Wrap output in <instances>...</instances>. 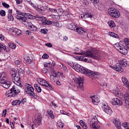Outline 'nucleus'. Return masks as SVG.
I'll return each mask as SVG.
<instances>
[{
	"label": "nucleus",
	"mask_w": 129,
	"mask_h": 129,
	"mask_svg": "<svg viewBox=\"0 0 129 129\" xmlns=\"http://www.w3.org/2000/svg\"><path fill=\"white\" fill-rule=\"evenodd\" d=\"M19 73L17 72V71L15 69H13L10 71V74L12 76V77H13L15 76L16 75L18 74Z\"/></svg>",
	"instance_id": "obj_35"
},
{
	"label": "nucleus",
	"mask_w": 129,
	"mask_h": 129,
	"mask_svg": "<svg viewBox=\"0 0 129 129\" xmlns=\"http://www.w3.org/2000/svg\"><path fill=\"white\" fill-rule=\"evenodd\" d=\"M118 62L122 67H126V66H128L129 61H127L125 58L119 60Z\"/></svg>",
	"instance_id": "obj_17"
},
{
	"label": "nucleus",
	"mask_w": 129,
	"mask_h": 129,
	"mask_svg": "<svg viewBox=\"0 0 129 129\" xmlns=\"http://www.w3.org/2000/svg\"><path fill=\"white\" fill-rule=\"evenodd\" d=\"M44 67H47V68H49L51 67V66H50V63H45L44 64Z\"/></svg>",
	"instance_id": "obj_61"
},
{
	"label": "nucleus",
	"mask_w": 129,
	"mask_h": 129,
	"mask_svg": "<svg viewBox=\"0 0 129 129\" xmlns=\"http://www.w3.org/2000/svg\"><path fill=\"white\" fill-rule=\"evenodd\" d=\"M109 35L111 37H113V38H116V39H118V35L114 32H110Z\"/></svg>",
	"instance_id": "obj_37"
},
{
	"label": "nucleus",
	"mask_w": 129,
	"mask_h": 129,
	"mask_svg": "<svg viewBox=\"0 0 129 129\" xmlns=\"http://www.w3.org/2000/svg\"><path fill=\"white\" fill-rule=\"evenodd\" d=\"M76 31L80 34H82L84 35V34H86V32L83 30V28H76Z\"/></svg>",
	"instance_id": "obj_25"
},
{
	"label": "nucleus",
	"mask_w": 129,
	"mask_h": 129,
	"mask_svg": "<svg viewBox=\"0 0 129 129\" xmlns=\"http://www.w3.org/2000/svg\"><path fill=\"white\" fill-rule=\"evenodd\" d=\"M8 111V110L7 109L4 110L2 113V116H6V115H7V112Z\"/></svg>",
	"instance_id": "obj_55"
},
{
	"label": "nucleus",
	"mask_w": 129,
	"mask_h": 129,
	"mask_svg": "<svg viewBox=\"0 0 129 129\" xmlns=\"http://www.w3.org/2000/svg\"><path fill=\"white\" fill-rule=\"evenodd\" d=\"M26 102V99H22L21 101V103L22 104H25V103Z\"/></svg>",
	"instance_id": "obj_64"
},
{
	"label": "nucleus",
	"mask_w": 129,
	"mask_h": 129,
	"mask_svg": "<svg viewBox=\"0 0 129 129\" xmlns=\"http://www.w3.org/2000/svg\"><path fill=\"white\" fill-rule=\"evenodd\" d=\"M113 122L114 123V124L117 128L118 129L120 128V126H121L120 124V121H119V120H115Z\"/></svg>",
	"instance_id": "obj_27"
},
{
	"label": "nucleus",
	"mask_w": 129,
	"mask_h": 129,
	"mask_svg": "<svg viewBox=\"0 0 129 129\" xmlns=\"http://www.w3.org/2000/svg\"><path fill=\"white\" fill-rule=\"evenodd\" d=\"M37 81L40 84V85H42V86H45V87L48 88V90H51L52 89V85L51 84H49L47 81L41 79V78H37Z\"/></svg>",
	"instance_id": "obj_6"
},
{
	"label": "nucleus",
	"mask_w": 129,
	"mask_h": 129,
	"mask_svg": "<svg viewBox=\"0 0 129 129\" xmlns=\"http://www.w3.org/2000/svg\"><path fill=\"white\" fill-rule=\"evenodd\" d=\"M124 98L125 101H129V93H127V94L125 95Z\"/></svg>",
	"instance_id": "obj_43"
},
{
	"label": "nucleus",
	"mask_w": 129,
	"mask_h": 129,
	"mask_svg": "<svg viewBox=\"0 0 129 129\" xmlns=\"http://www.w3.org/2000/svg\"><path fill=\"white\" fill-rule=\"evenodd\" d=\"M60 113H61L62 114H64L66 115H68V116H69V114L68 113H67L66 111L63 110H61L60 111Z\"/></svg>",
	"instance_id": "obj_49"
},
{
	"label": "nucleus",
	"mask_w": 129,
	"mask_h": 129,
	"mask_svg": "<svg viewBox=\"0 0 129 129\" xmlns=\"http://www.w3.org/2000/svg\"><path fill=\"white\" fill-rule=\"evenodd\" d=\"M51 24H52V22H51V21L50 20H47V21H43L42 22V25H51Z\"/></svg>",
	"instance_id": "obj_38"
},
{
	"label": "nucleus",
	"mask_w": 129,
	"mask_h": 129,
	"mask_svg": "<svg viewBox=\"0 0 129 129\" xmlns=\"http://www.w3.org/2000/svg\"><path fill=\"white\" fill-rule=\"evenodd\" d=\"M26 25L27 28H28V29H29V28L30 27H32L33 24L32 23V22L28 21L27 22V23H26Z\"/></svg>",
	"instance_id": "obj_45"
},
{
	"label": "nucleus",
	"mask_w": 129,
	"mask_h": 129,
	"mask_svg": "<svg viewBox=\"0 0 129 129\" xmlns=\"http://www.w3.org/2000/svg\"><path fill=\"white\" fill-rule=\"evenodd\" d=\"M114 47L123 55H126L128 52L127 49L124 48V45H122V42L114 44Z\"/></svg>",
	"instance_id": "obj_4"
},
{
	"label": "nucleus",
	"mask_w": 129,
	"mask_h": 129,
	"mask_svg": "<svg viewBox=\"0 0 129 129\" xmlns=\"http://www.w3.org/2000/svg\"><path fill=\"white\" fill-rule=\"evenodd\" d=\"M74 69L75 71H77V72H81V73L85 74L87 76H93V77H97L96 76H98V75H99V73H94V72L91 71L78 63L75 64Z\"/></svg>",
	"instance_id": "obj_1"
},
{
	"label": "nucleus",
	"mask_w": 129,
	"mask_h": 129,
	"mask_svg": "<svg viewBox=\"0 0 129 129\" xmlns=\"http://www.w3.org/2000/svg\"><path fill=\"white\" fill-rule=\"evenodd\" d=\"M0 15H1L2 17H5V16H6V11H5V10H1L0 11Z\"/></svg>",
	"instance_id": "obj_48"
},
{
	"label": "nucleus",
	"mask_w": 129,
	"mask_h": 129,
	"mask_svg": "<svg viewBox=\"0 0 129 129\" xmlns=\"http://www.w3.org/2000/svg\"><path fill=\"white\" fill-rule=\"evenodd\" d=\"M50 12H52V13H57V11H61V9H53L50 8L49 9Z\"/></svg>",
	"instance_id": "obj_47"
},
{
	"label": "nucleus",
	"mask_w": 129,
	"mask_h": 129,
	"mask_svg": "<svg viewBox=\"0 0 129 129\" xmlns=\"http://www.w3.org/2000/svg\"><path fill=\"white\" fill-rule=\"evenodd\" d=\"M123 43H124L125 48L129 49V38H124Z\"/></svg>",
	"instance_id": "obj_28"
},
{
	"label": "nucleus",
	"mask_w": 129,
	"mask_h": 129,
	"mask_svg": "<svg viewBox=\"0 0 129 129\" xmlns=\"http://www.w3.org/2000/svg\"><path fill=\"white\" fill-rule=\"evenodd\" d=\"M24 60L26 61L27 64H30L33 62V59H32V58H30L29 56L27 55L25 56Z\"/></svg>",
	"instance_id": "obj_23"
},
{
	"label": "nucleus",
	"mask_w": 129,
	"mask_h": 129,
	"mask_svg": "<svg viewBox=\"0 0 129 129\" xmlns=\"http://www.w3.org/2000/svg\"><path fill=\"white\" fill-rule=\"evenodd\" d=\"M68 27L69 30H72V31L73 30L75 31L77 27V24H76V23H71L69 24Z\"/></svg>",
	"instance_id": "obj_22"
},
{
	"label": "nucleus",
	"mask_w": 129,
	"mask_h": 129,
	"mask_svg": "<svg viewBox=\"0 0 129 129\" xmlns=\"http://www.w3.org/2000/svg\"><path fill=\"white\" fill-rule=\"evenodd\" d=\"M48 31V30L47 29H41V32L42 33H43V34H47V32Z\"/></svg>",
	"instance_id": "obj_56"
},
{
	"label": "nucleus",
	"mask_w": 129,
	"mask_h": 129,
	"mask_svg": "<svg viewBox=\"0 0 129 129\" xmlns=\"http://www.w3.org/2000/svg\"><path fill=\"white\" fill-rule=\"evenodd\" d=\"M90 98L92 99V102L93 104L96 105H97V104H98L100 101L99 98H98L96 95L91 96Z\"/></svg>",
	"instance_id": "obj_13"
},
{
	"label": "nucleus",
	"mask_w": 129,
	"mask_h": 129,
	"mask_svg": "<svg viewBox=\"0 0 129 129\" xmlns=\"http://www.w3.org/2000/svg\"><path fill=\"white\" fill-rule=\"evenodd\" d=\"M97 123H98V119H97V118L96 116H94L93 118H92L90 122V125L92 126V127H93L95 129L99 128L100 126H97Z\"/></svg>",
	"instance_id": "obj_7"
},
{
	"label": "nucleus",
	"mask_w": 129,
	"mask_h": 129,
	"mask_svg": "<svg viewBox=\"0 0 129 129\" xmlns=\"http://www.w3.org/2000/svg\"><path fill=\"white\" fill-rule=\"evenodd\" d=\"M20 20H22L23 22H26V21H27V18L25 17H21Z\"/></svg>",
	"instance_id": "obj_63"
},
{
	"label": "nucleus",
	"mask_w": 129,
	"mask_h": 129,
	"mask_svg": "<svg viewBox=\"0 0 129 129\" xmlns=\"http://www.w3.org/2000/svg\"><path fill=\"white\" fill-rule=\"evenodd\" d=\"M75 54L76 55H85V56H87V57H91V58H93L96 59L100 58L99 53L93 49L88 50L86 52L83 51V50H81L80 52H75Z\"/></svg>",
	"instance_id": "obj_2"
},
{
	"label": "nucleus",
	"mask_w": 129,
	"mask_h": 129,
	"mask_svg": "<svg viewBox=\"0 0 129 129\" xmlns=\"http://www.w3.org/2000/svg\"><path fill=\"white\" fill-rule=\"evenodd\" d=\"M115 94H116V96L117 97H119V98H123L124 97V95H122L120 91H118L116 90H115Z\"/></svg>",
	"instance_id": "obj_24"
},
{
	"label": "nucleus",
	"mask_w": 129,
	"mask_h": 129,
	"mask_svg": "<svg viewBox=\"0 0 129 129\" xmlns=\"http://www.w3.org/2000/svg\"><path fill=\"white\" fill-rule=\"evenodd\" d=\"M0 39L1 41H4L5 40V36H4L3 34L0 35Z\"/></svg>",
	"instance_id": "obj_60"
},
{
	"label": "nucleus",
	"mask_w": 129,
	"mask_h": 129,
	"mask_svg": "<svg viewBox=\"0 0 129 129\" xmlns=\"http://www.w3.org/2000/svg\"><path fill=\"white\" fill-rule=\"evenodd\" d=\"M125 106L129 109V101H125Z\"/></svg>",
	"instance_id": "obj_54"
},
{
	"label": "nucleus",
	"mask_w": 129,
	"mask_h": 129,
	"mask_svg": "<svg viewBox=\"0 0 129 129\" xmlns=\"http://www.w3.org/2000/svg\"><path fill=\"white\" fill-rule=\"evenodd\" d=\"M59 67H60L61 69L63 70V71H66V70H67V67H66V66L64 64L60 65Z\"/></svg>",
	"instance_id": "obj_44"
},
{
	"label": "nucleus",
	"mask_w": 129,
	"mask_h": 129,
	"mask_svg": "<svg viewBox=\"0 0 129 129\" xmlns=\"http://www.w3.org/2000/svg\"><path fill=\"white\" fill-rule=\"evenodd\" d=\"M12 81L15 83V84H16V85H18V84H21V77H20V74H16L15 76H14L12 77Z\"/></svg>",
	"instance_id": "obj_10"
},
{
	"label": "nucleus",
	"mask_w": 129,
	"mask_h": 129,
	"mask_svg": "<svg viewBox=\"0 0 129 129\" xmlns=\"http://www.w3.org/2000/svg\"><path fill=\"white\" fill-rule=\"evenodd\" d=\"M80 123L82 127L85 129L87 128V125H86V123H85V122L83 121V120H81L80 121Z\"/></svg>",
	"instance_id": "obj_32"
},
{
	"label": "nucleus",
	"mask_w": 129,
	"mask_h": 129,
	"mask_svg": "<svg viewBox=\"0 0 129 129\" xmlns=\"http://www.w3.org/2000/svg\"><path fill=\"white\" fill-rule=\"evenodd\" d=\"M116 11V10L114 9V8H110L108 10V13L110 15V16H111L112 14Z\"/></svg>",
	"instance_id": "obj_36"
},
{
	"label": "nucleus",
	"mask_w": 129,
	"mask_h": 129,
	"mask_svg": "<svg viewBox=\"0 0 129 129\" xmlns=\"http://www.w3.org/2000/svg\"><path fill=\"white\" fill-rule=\"evenodd\" d=\"M3 77H5V73H3L0 77L1 83L4 88L8 89L11 86V82L5 80Z\"/></svg>",
	"instance_id": "obj_5"
},
{
	"label": "nucleus",
	"mask_w": 129,
	"mask_h": 129,
	"mask_svg": "<svg viewBox=\"0 0 129 129\" xmlns=\"http://www.w3.org/2000/svg\"><path fill=\"white\" fill-rule=\"evenodd\" d=\"M4 50L6 52H10V49L7 47L4 44L0 43V52Z\"/></svg>",
	"instance_id": "obj_20"
},
{
	"label": "nucleus",
	"mask_w": 129,
	"mask_h": 129,
	"mask_svg": "<svg viewBox=\"0 0 129 129\" xmlns=\"http://www.w3.org/2000/svg\"><path fill=\"white\" fill-rule=\"evenodd\" d=\"M128 123L127 122H124L123 123V126H124V127H125V128H126V127H127V125H128Z\"/></svg>",
	"instance_id": "obj_59"
},
{
	"label": "nucleus",
	"mask_w": 129,
	"mask_h": 129,
	"mask_svg": "<svg viewBox=\"0 0 129 129\" xmlns=\"http://www.w3.org/2000/svg\"><path fill=\"white\" fill-rule=\"evenodd\" d=\"M50 80L53 82H55L58 80V75L57 73H53L51 75H50Z\"/></svg>",
	"instance_id": "obj_19"
},
{
	"label": "nucleus",
	"mask_w": 129,
	"mask_h": 129,
	"mask_svg": "<svg viewBox=\"0 0 129 129\" xmlns=\"http://www.w3.org/2000/svg\"><path fill=\"white\" fill-rule=\"evenodd\" d=\"M57 124L59 128H63V127H64V123L62 122L61 120H58L57 121Z\"/></svg>",
	"instance_id": "obj_30"
},
{
	"label": "nucleus",
	"mask_w": 129,
	"mask_h": 129,
	"mask_svg": "<svg viewBox=\"0 0 129 129\" xmlns=\"http://www.w3.org/2000/svg\"><path fill=\"white\" fill-rule=\"evenodd\" d=\"M34 87L36 90L37 91V92L38 93L42 92V89L39 86V85L37 84H35Z\"/></svg>",
	"instance_id": "obj_31"
},
{
	"label": "nucleus",
	"mask_w": 129,
	"mask_h": 129,
	"mask_svg": "<svg viewBox=\"0 0 129 129\" xmlns=\"http://www.w3.org/2000/svg\"><path fill=\"white\" fill-rule=\"evenodd\" d=\"M102 109L106 113H107V114H109V115L112 114V110H111V108L108 106L107 104H104L103 105Z\"/></svg>",
	"instance_id": "obj_9"
},
{
	"label": "nucleus",
	"mask_w": 129,
	"mask_h": 129,
	"mask_svg": "<svg viewBox=\"0 0 129 129\" xmlns=\"http://www.w3.org/2000/svg\"><path fill=\"white\" fill-rule=\"evenodd\" d=\"M80 59H81V60H82L83 61H84V62H86L88 59L86 58H84L83 57V56H81Z\"/></svg>",
	"instance_id": "obj_57"
},
{
	"label": "nucleus",
	"mask_w": 129,
	"mask_h": 129,
	"mask_svg": "<svg viewBox=\"0 0 129 129\" xmlns=\"http://www.w3.org/2000/svg\"><path fill=\"white\" fill-rule=\"evenodd\" d=\"M42 58L43 59H48V58H49V55L47 54V53H44L42 55Z\"/></svg>",
	"instance_id": "obj_50"
},
{
	"label": "nucleus",
	"mask_w": 129,
	"mask_h": 129,
	"mask_svg": "<svg viewBox=\"0 0 129 129\" xmlns=\"http://www.w3.org/2000/svg\"><path fill=\"white\" fill-rule=\"evenodd\" d=\"M29 29L30 31H32L33 32H37V31H38V27L33 24Z\"/></svg>",
	"instance_id": "obj_33"
},
{
	"label": "nucleus",
	"mask_w": 129,
	"mask_h": 129,
	"mask_svg": "<svg viewBox=\"0 0 129 129\" xmlns=\"http://www.w3.org/2000/svg\"><path fill=\"white\" fill-rule=\"evenodd\" d=\"M121 80L125 87L127 88V89H129V83L128 80H127V79L125 78V77H122L121 78Z\"/></svg>",
	"instance_id": "obj_18"
},
{
	"label": "nucleus",
	"mask_w": 129,
	"mask_h": 129,
	"mask_svg": "<svg viewBox=\"0 0 129 129\" xmlns=\"http://www.w3.org/2000/svg\"><path fill=\"white\" fill-rule=\"evenodd\" d=\"M30 5L33 7V8H34V9H35V10H36V8L37 7V6H36V5H35V4H34L33 3H32V2H29Z\"/></svg>",
	"instance_id": "obj_53"
},
{
	"label": "nucleus",
	"mask_w": 129,
	"mask_h": 129,
	"mask_svg": "<svg viewBox=\"0 0 129 129\" xmlns=\"http://www.w3.org/2000/svg\"><path fill=\"white\" fill-rule=\"evenodd\" d=\"M2 5L3 7H4V8H6L7 9L10 8V5L6 3H3Z\"/></svg>",
	"instance_id": "obj_51"
},
{
	"label": "nucleus",
	"mask_w": 129,
	"mask_h": 129,
	"mask_svg": "<svg viewBox=\"0 0 129 129\" xmlns=\"http://www.w3.org/2000/svg\"><path fill=\"white\" fill-rule=\"evenodd\" d=\"M12 104L15 105H20L21 104V101L20 100H16L12 102Z\"/></svg>",
	"instance_id": "obj_34"
},
{
	"label": "nucleus",
	"mask_w": 129,
	"mask_h": 129,
	"mask_svg": "<svg viewBox=\"0 0 129 129\" xmlns=\"http://www.w3.org/2000/svg\"><path fill=\"white\" fill-rule=\"evenodd\" d=\"M36 10L37 11L38 13H40V14H44L47 10V7L43 6L41 5H37Z\"/></svg>",
	"instance_id": "obj_11"
},
{
	"label": "nucleus",
	"mask_w": 129,
	"mask_h": 129,
	"mask_svg": "<svg viewBox=\"0 0 129 129\" xmlns=\"http://www.w3.org/2000/svg\"><path fill=\"white\" fill-rule=\"evenodd\" d=\"M75 82L79 85L78 86V89L83 91L84 89L83 88V78H78L76 79Z\"/></svg>",
	"instance_id": "obj_8"
},
{
	"label": "nucleus",
	"mask_w": 129,
	"mask_h": 129,
	"mask_svg": "<svg viewBox=\"0 0 129 129\" xmlns=\"http://www.w3.org/2000/svg\"><path fill=\"white\" fill-rule=\"evenodd\" d=\"M12 34L13 36L18 37V36H21L22 35V31L18 28H14L13 29Z\"/></svg>",
	"instance_id": "obj_16"
},
{
	"label": "nucleus",
	"mask_w": 129,
	"mask_h": 129,
	"mask_svg": "<svg viewBox=\"0 0 129 129\" xmlns=\"http://www.w3.org/2000/svg\"><path fill=\"white\" fill-rule=\"evenodd\" d=\"M8 18L9 21H14V16L12 14H8Z\"/></svg>",
	"instance_id": "obj_42"
},
{
	"label": "nucleus",
	"mask_w": 129,
	"mask_h": 129,
	"mask_svg": "<svg viewBox=\"0 0 129 129\" xmlns=\"http://www.w3.org/2000/svg\"><path fill=\"white\" fill-rule=\"evenodd\" d=\"M119 12L117 11V10H116L115 12H114L112 15H111V17H112V18H119Z\"/></svg>",
	"instance_id": "obj_26"
},
{
	"label": "nucleus",
	"mask_w": 129,
	"mask_h": 129,
	"mask_svg": "<svg viewBox=\"0 0 129 129\" xmlns=\"http://www.w3.org/2000/svg\"><path fill=\"white\" fill-rule=\"evenodd\" d=\"M30 96H33V97H34L35 99H39V96H38L37 94H35L34 92L32 94H30Z\"/></svg>",
	"instance_id": "obj_40"
},
{
	"label": "nucleus",
	"mask_w": 129,
	"mask_h": 129,
	"mask_svg": "<svg viewBox=\"0 0 129 129\" xmlns=\"http://www.w3.org/2000/svg\"><path fill=\"white\" fill-rule=\"evenodd\" d=\"M68 65H69V66H71V67H72L74 69L75 68V63L72 61L68 62Z\"/></svg>",
	"instance_id": "obj_41"
},
{
	"label": "nucleus",
	"mask_w": 129,
	"mask_h": 129,
	"mask_svg": "<svg viewBox=\"0 0 129 129\" xmlns=\"http://www.w3.org/2000/svg\"><path fill=\"white\" fill-rule=\"evenodd\" d=\"M25 91L27 94H32L34 92V88L32 87V85L28 84L26 86V89H25Z\"/></svg>",
	"instance_id": "obj_15"
},
{
	"label": "nucleus",
	"mask_w": 129,
	"mask_h": 129,
	"mask_svg": "<svg viewBox=\"0 0 129 129\" xmlns=\"http://www.w3.org/2000/svg\"><path fill=\"white\" fill-rule=\"evenodd\" d=\"M9 46L11 49H16L17 46L13 43L10 42L9 43Z\"/></svg>",
	"instance_id": "obj_39"
},
{
	"label": "nucleus",
	"mask_w": 129,
	"mask_h": 129,
	"mask_svg": "<svg viewBox=\"0 0 129 129\" xmlns=\"http://www.w3.org/2000/svg\"><path fill=\"white\" fill-rule=\"evenodd\" d=\"M15 63L17 66H20L21 65V61L19 60H15Z\"/></svg>",
	"instance_id": "obj_52"
},
{
	"label": "nucleus",
	"mask_w": 129,
	"mask_h": 129,
	"mask_svg": "<svg viewBox=\"0 0 129 129\" xmlns=\"http://www.w3.org/2000/svg\"><path fill=\"white\" fill-rule=\"evenodd\" d=\"M45 46H47V47H49V48H51V47H52L53 45H52V44L48 43H46Z\"/></svg>",
	"instance_id": "obj_62"
},
{
	"label": "nucleus",
	"mask_w": 129,
	"mask_h": 129,
	"mask_svg": "<svg viewBox=\"0 0 129 129\" xmlns=\"http://www.w3.org/2000/svg\"><path fill=\"white\" fill-rule=\"evenodd\" d=\"M107 24L109 25L111 29H112V28H114V27H115V24L113 21H109L107 22Z\"/></svg>",
	"instance_id": "obj_29"
},
{
	"label": "nucleus",
	"mask_w": 129,
	"mask_h": 129,
	"mask_svg": "<svg viewBox=\"0 0 129 129\" xmlns=\"http://www.w3.org/2000/svg\"><path fill=\"white\" fill-rule=\"evenodd\" d=\"M85 16L86 18H92V15L90 13H86Z\"/></svg>",
	"instance_id": "obj_46"
},
{
	"label": "nucleus",
	"mask_w": 129,
	"mask_h": 129,
	"mask_svg": "<svg viewBox=\"0 0 129 129\" xmlns=\"http://www.w3.org/2000/svg\"><path fill=\"white\" fill-rule=\"evenodd\" d=\"M80 17V18L83 19V20H85L86 19V17H85V14H81Z\"/></svg>",
	"instance_id": "obj_58"
},
{
	"label": "nucleus",
	"mask_w": 129,
	"mask_h": 129,
	"mask_svg": "<svg viewBox=\"0 0 129 129\" xmlns=\"http://www.w3.org/2000/svg\"><path fill=\"white\" fill-rule=\"evenodd\" d=\"M111 102L113 105H122V101L117 98L113 99Z\"/></svg>",
	"instance_id": "obj_14"
},
{
	"label": "nucleus",
	"mask_w": 129,
	"mask_h": 129,
	"mask_svg": "<svg viewBox=\"0 0 129 129\" xmlns=\"http://www.w3.org/2000/svg\"><path fill=\"white\" fill-rule=\"evenodd\" d=\"M111 68H113L114 70L116 71H117L118 72H119L121 73V72H123V69H122V67H121V64L119 62L118 63H116L114 67L110 66Z\"/></svg>",
	"instance_id": "obj_12"
},
{
	"label": "nucleus",
	"mask_w": 129,
	"mask_h": 129,
	"mask_svg": "<svg viewBox=\"0 0 129 129\" xmlns=\"http://www.w3.org/2000/svg\"><path fill=\"white\" fill-rule=\"evenodd\" d=\"M35 124L41 125L42 124V117L41 115H38L35 119Z\"/></svg>",
	"instance_id": "obj_21"
},
{
	"label": "nucleus",
	"mask_w": 129,
	"mask_h": 129,
	"mask_svg": "<svg viewBox=\"0 0 129 129\" xmlns=\"http://www.w3.org/2000/svg\"><path fill=\"white\" fill-rule=\"evenodd\" d=\"M20 92H21L20 86H13V88L10 89V91H9L7 93L6 96L7 97H10V96L14 97L16 95H18Z\"/></svg>",
	"instance_id": "obj_3"
}]
</instances>
